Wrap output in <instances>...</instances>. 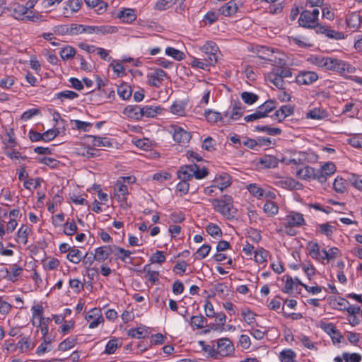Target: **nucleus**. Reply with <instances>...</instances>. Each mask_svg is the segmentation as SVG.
Returning <instances> with one entry per match:
<instances>
[{"instance_id":"1","label":"nucleus","mask_w":362,"mask_h":362,"mask_svg":"<svg viewBox=\"0 0 362 362\" xmlns=\"http://www.w3.org/2000/svg\"><path fill=\"white\" fill-rule=\"evenodd\" d=\"M214 209L226 216L228 219L235 217L237 209L233 204V198L229 195H223L221 199H214L211 201Z\"/></svg>"},{"instance_id":"2","label":"nucleus","mask_w":362,"mask_h":362,"mask_svg":"<svg viewBox=\"0 0 362 362\" xmlns=\"http://www.w3.org/2000/svg\"><path fill=\"white\" fill-rule=\"evenodd\" d=\"M325 69L336 71L341 76H345L346 74H354L356 71V68L354 66L343 60L332 57L328 58Z\"/></svg>"},{"instance_id":"3","label":"nucleus","mask_w":362,"mask_h":362,"mask_svg":"<svg viewBox=\"0 0 362 362\" xmlns=\"http://www.w3.org/2000/svg\"><path fill=\"white\" fill-rule=\"evenodd\" d=\"M320 327L331 337L334 344L341 343L344 339L342 334L333 323L321 321Z\"/></svg>"},{"instance_id":"4","label":"nucleus","mask_w":362,"mask_h":362,"mask_svg":"<svg viewBox=\"0 0 362 362\" xmlns=\"http://www.w3.org/2000/svg\"><path fill=\"white\" fill-rule=\"evenodd\" d=\"M201 50L208 55L209 64H214L217 62L216 54L218 51L217 45L212 41L206 42L201 48Z\"/></svg>"},{"instance_id":"5","label":"nucleus","mask_w":362,"mask_h":362,"mask_svg":"<svg viewBox=\"0 0 362 362\" xmlns=\"http://www.w3.org/2000/svg\"><path fill=\"white\" fill-rule=\"evenodd\" d=\"M166 73L161 69H154L148 74V83L154 87H159L161 85L163 78L166 76Z\"/></svg>"},{"instance_id":"6","label":"nucleus","mask_w":362,"mask_h":362,"mask_svg":"<svg viewBox=\"0 0 362 362\" xmlns=\"http://www.w3.org/2000/svg\"><path fill=\"white\" fill-rule=\"evenodd\" d=\"M298 23L300 26L306 28L316 29L318 25H320V24H319L318 22H316L313 18L308 10H305L300 13L298 19Z\"/></svg>"},{"instance_id":"7","label":"nucleus","mask_w":362,"mask_h":362,"mask_svg":"<svg viewBox=\"0 0 362 362\" xmlns=\"http://www.w3.org/2000/svg\"><path fill=\"white\" fill-rule=\"evenodd\" d=\"M279 69H273L272 71L264 76L265 80L271 82L279 89L285 88L284 78L279 74Z\"/></svg>"},{"instance_id":"8","label":"nucleus","mask_w":362,"mask_h":362,"mask_svg":"<svg viewBox=\"0 0 362 362\" xmlns=\"http://www.w3.org/2000/svg\"><path fill=\"white\" fill-rule=\"evenodd\" d=\"M315 32L317 34L325 35L327 37L336 40H342L345 37L344 33L332 30L329 27L322 25H318Z\"/></svg>"},{"instance_id":"9","label":"nucleus","mask_w":362,"mask_h":362,"mask_svg":"<svg viewBox=\"0 0 362 362\" xmlns=\"http://www.w3.org/2000/svg\"><path fill=\"white\" fill-rule=\"evenodd\" d=\"M318 79L314 71H301L296 77V82L299 85H310Z\"/></svg>"},{"instance_id":"10","label":"nucleus","mask_w":362,"mask_h":362,"mask_svg":"<svg viewBox=\"0 0 362 362\" xmlns=\"http://www.w3.org/2000/svg\"><path fill=\"white\" fill-rule=\"evenodd\" d=\"M285 223L288 226L300 227L305 224V219L302 214L292 211L285 218Z\"/></svg>"},{"instance_id":"11","label":"nucleus","mask_w":362,"mask_h":362,"mask_svg":"<svg viewBox=\"0 0 362 362\" xmlns=\"http://www.w3.org/2000/svg\"><path fill=\"white\" fill-rule=\"evenodd\" d=\"M6 8L15 19L20 21H22L25 14L28 12L24 5H21L17 2L11 4Z\"/></svg>"},{"instance_id":"12","label":"nucleus","mask_w":362,"mask_h":362,"mask_svg":"<svg viewBox=\"0 0 362 362\" xmlns=\"http://www.w3.org/2000/svg\"><path fill=\"white\" fill-rule=\"evenodd\" d=\"M173 129V137L175 141L185 144L190 141L192 137L190 132L185 131L180 127H175Z\"/></svg>"},{"instance_id":"13","label":"nucleus","mask_w":362,"mask_h":362,"mask_svg":"<svg viewBox=\"0 0 362 362\" xmlns=\"http://www.w3.org/2000/svg\"><path fill=\"white\" fill-rule=\"evenodd\" d=\"M217 347L218 353L221 356H227L234 350L232 342L227 338L219 339L217 342Z\"/></svg>"},{"instance_id":"14","label":"nucleus","mask_w":362,"mask_h":362,"mask_svg":"<svg viewBox=\"0 0 362 362\" xmlns=\"http://www.w3.org/2000/svg\"><path fill=\"white\" fill-rule=\"evenodd\" d=\"M245 107L239 100H235L233 103V110L230 115L228 114L226 118V124H229L232 120H237L240 119L243 115Z\"/></svg>"},{"instance_id":"15","label":"nucleus","mask_w":362,"mask_h":362,"mask_svg":"<svg viewBox=\"0 0 362 362\" xmlns=\"http://www.w3.org/2000/svg\"><path fill=\"white\" fill-rule=\"evenodd\" d=\"M90 312L93 313V314L88 313L86 316V320L90 322V324L88 326L89 328L93 329V328L97 327L99 324L103 322L104 318L102 315L99 314L100 310H98L97 308L92 309V310Z\"/></svg>"},{"instance_id":"16","label":"nucleus","mask_w":362,"mask_h":362,"mask_svg":"<svg viewBox=\"0 0 362 362\" xmlns=\"http://www.w3.org/2000/svg\"><path fill=\"white\" fill-rule=\"evenodd\" d=\"M214 182L220 192H222L224 189L229 187L232 182L230 175L226 173H223L217 175Z\"/></svg>"},{"instance_id":"17","label":"nucleus","mask_w":362,"mask_h":362,"mask_svg":"<svg viewBox=\"0 0 362 362\" xmlns=\"http://www.w3.org/2000/svg\"><path fill=\"white\" fill-rule=\"evenodd\" d=\"M204 115L209 122L215 123L221 121L223 123L226 124V118L228 116V112H224L222 115L220 112L209 110L205 111Z\"/></svg>"},{"instance_id":"18","label":"nucleus","mask_w":362,"mask_h":362,"mask_svg":"<svg viewBox=\"0 0 362 362\" xmlns=\"http://www.w3.org/2000/svg\"><path fill=\"white\" fill-rule=\"evenodd\" d=\"M196 167V164L183 165L177 171V176L180 180H186L188 182L193 177L194 172L193 171V168Z\"/></svg>"},{"instance_id":"19","label":"nucleus","mask_w":362,"mask_h":362,"mask_svg":"<svg viewBox=\"0 0 362 362\" xmlns=\"http://www.w3.org/2000/svg\"><path fill=\"white\" fill-rule=\"evenodd\" d=\"M117 17L121 19L122 22L129 23L136 20V15L134 9L126 8L119 11L117 14Z\"/></svg>"},{"instance_id":"20","label":"nucleus","mask_w":362,"mask_h":362,"mask_svg":"<svg viewBox=\"0 0 362 362\" xmlns=\"http://www.w3.org/2000/svg\"><path fill=\"white\" fill-rule=\"evenodd\" d=\"M276 102L273 100H268L259 105L256 110L259 112L262 118L267 117L269 112L276 109Z\"/></svg>"},{"instance_id":"21","label":"nucleus","mask_w":362,"mask_h":362,"mask_svg":"<svg viewBox=\"0 0 362 362\" xmlns=\"http://www.w3.org/2000/svg\"><path fill=\"white\" fill-rule=\"evenodd\" d=\"M141 107L138 105H128L124 110V114L134 119H141L142 118Z\"/></svg>"},{"instance_id":"22","label":"nucleus","mask_w":362,"mask_h":362,"mask_svg":"<svg viewBox=\"0 0 362 362\" xmlns=\"http://www.w3.org/2000/svg\"><path fill=\"white\" fill-rule=\"evenodd\" d=\"M111 253L112 247L110 246H102L96 248L95 250L96 261L104 262L109 257Z\"/></svg>"},{"instance_id":"23","label":"nucleus","mask_w":362,"mask_h":362,"mask_svg":"<svg viewBox=\"0 0 362 362\" xmlns=\"http://www.w3.org/2000/svg\"><path fill=\"white\" fill-rule=\"evenodd\" d=\"M115 196L117 198L119 202H124L126 200V196L128 194L127 185L119 181H117L115 187Z\"/></svg>"},{"instance_id":"24","label":"nucleus","mask_w":362,"mask_h":362,"mask_svg":"<svg viewBox=\"0 0 362 362\" xmlns=\"http://www.w3.org/2000/svg\"><path fill=\"white\" fill-rule=\"evenodd\" d=\"M238 11V6L235 1L231 0L222 6L219 11L225 16H229L235 13Z\"/></svg>"},{"instance_id":"25","label":"nucleus","mask_w":362,"mask_h":362,"mask_svg":"<svg viewBox=\"0 0 362 362\" xmlns=\"http://www.w3.org/2000/svg\"><path fill=\"white\" fill-rule=\"evenodd\" d=\"M42 340L43 341L40 344L36 350V354L38 355L43 354L52 350L51 342L53 340V337L52 336L43 337Z\"/></svg>"},{"instance_id":"26","label":"nucleus","mask_w":362,"mask_h":362,"mask_svg":"<svg viewBox=\"0 0 362 362\" xmlns=\"http://www.w3.org/2000/svg\"><path fill=\"white\" fill-rule=\"evenodd\" d=\"M259 163L264 168H272L277 166L279 160L274 156L265 155L259 158Z\"/></svg>"},{"instance_id":"27","label":"nucleus","mask_w":362,"mask_h":362,"mask_svg":"<svg viewBox=\"0 0 362 362\" xmlns=\"http://www.w3.org/2000/svg\"><path fill=\"white\" fill-rule=\"evenodd\" d=\"M61 32L71 35H76L81 33H83V25L71 24L70 26L64 25L62 27Z\"/></svg>"},{"instance_id":"28","label":"nucleus","mask_w":362,"mask_h":362,"mask_svg":"<svg viewBox=\"0 0 362 362\" xmlns=\"http://www.w3.org/2000/svg\"><path fill=\"white\" fill-rule=\"evenodd\" d=\"M92 138V144L94 146L98 147H106L110 148L112 147V143L111 141L107 137H100L96 136H89Z\"/></svg>"},{"instance_id":"29","label":"nucleus","mask_w":362,"mask_h":362,"mask_svg":"<svg viewBox=\"0 0 362 362\" xmlns=\"http://www.w3.org/2000/svg\"><path fill=\"white\" fill-rule=\"evenodd\" d=\"M142 117H154L160 113L161 108L158 106L146 105L141 107Z\"/></svg>"},{"instance_id":"30","label":"nucleus","mask_w":362,"mask_h":362,"mask_svg":"<svg viewBox=\"0 0 362 362\" xmlns=\"http://www.w3.org/2000/svg\"><path fill=\"white\" fill-rule=\"evenodd\" d=\"M144 272L146 273L145 278L151 282L152 284H156L159 281V272L156 271H151L150 265L146 264L144 266Z\"/></svg>"},{"instance_id":"31","label":"nucleus","mask_w":362,"mask_h":362,"mask_svg":"<svg viewBox=\"0 0 362 362\" xmlns=\"http://www.w3.org/2000/svg\"><path fill=\"white\" fill-rule=\"evenodd\" d=\"M315 168L310 166H305L297 172V175L303 180H313L315 178Z\"/></svg>"},{"instance_id":"32","label":"nucleus","mask_w":362,"mask_h":362,"mask_svg":"<svg viewBox=\"0 0 362 362\" xmlns=\"http://www.w3.org/2000/svg\"><path fill=\"white\" fill-rule=\"evenodd\" d=\"M86 5L89 7L97 8L98 13H103L107 7V4L102 0H84Z\"/></svg>"},{"instance_id":"33","label":"nucleus","mask_w":362,"mask_h":362,"mask_svg":"<svg viewBox=\"0 0 362 362\" xmlns=\"http://www.w3.org/2000/svg\"><path fill=\"white\" fill-rule=\"evenodd\" d=\"M77 154L88 158H95L99 156V151L97 149L90 147H83L77 149Z\"/></svg>"},{"instance_id":"34","label":"nucleus","mask_w":362,"mask_h":362,"mask_svg":"<svg viewBox=\"0 0 362 362\" xmlns=\"http://www.w3.org/2000/svg\"><path fill=\"white\" fill-rule=\"evenodd\" d=\"M132 93V90L130 86L124 83L117 87V94L123 100H128Z\"/></svg>"},{"instance_id":"35","label":"nucleus","mask_w":362,"mask_h":362,"mask_svg":"<svg viewBox=\"0 0 362 362\" xmlns=\"http://www.w3.org/2000/svg\"><path fill=\"white\" fill-rule=\"evenodd\" d=\"M322 252L323 255L321 256V259L322 260L326 259L327 261L335 259L340 254L339 250L336 247H331L327 251L326 250H322Z\"/></svg>"},{"instance_id":"36","label":"nucleus","mask_w":362,"mask_h":362,"mask_svg":"<svg viewBox=\"0 0 362 362\" xmlns=\"http://www.w3.org/2000/svg\"><path fill=\"white\" fill-rule=\"evenodd\" d=\"M66 258L74 264H78L82 259V253L78 249L74 247L67 254Z\"/></svg>"},{"instance_id":"37","label":"nucleus","mask_w":362,"mask_h":362,"mask_svg":"<svg viewBox=\"0 0 362 362\" xmlns=\"http://www.w3.org/2000/svg\"><path fill=\"white\" fill-rule=\"evenodd\" d=\"M31 231L30 228L26 226L23 225L17 232V238L23 244L26 245L28 243V235Z\"/></svg>"},{"instance_id":"38","label":"nucleus","mask_w":362,"mask_h":362,"mask_svg":"<svg viewBox=\"0 0 362 362\" xmlns=\"http://www.w3.org/2000/svg\"><path fill=\"white\" fill-rule=\"evenodd\" d=\"M296 353L291 349H284L279 354V359L281 362H294Z\"/></svg>"},{"instance_id":"39","label":"nucleus","mask_w":362,"mask_h":362,"mask_svg":"<svg viewBox=\"0 0 362 362\" xmlns=\"http://www.w3.org/2000/svg\"><path fill=\"white\" fill-rule=\"evenodd\" d=\"M207 320L203 315H194L191 317L190 324L196 329L205 327Z\"/></svg>"},{"instance_id":"40","label":"nucleus","mask_w":362,"mask_h":362,"mask_svg":"<svg viewBox=\"0 0 362 362\" xmlns=\"http://www.w3.org/2000/svg\"><path fill=\"white\" fill-rule=\"evenodd\" d=\"M309 255L313 259L319 260L321 259L320 246L317 243L310 242L308 243Z\"/></svg>"},{"instance_id":"41","label":"nucleus","mask_w":362,"mask_h":362,"mask_svg":"<svg viewBox=\"0 0 362 362\" xmlns=\"http://www.w3.org/2000/svg\"><path fill=\"white\" fill-rule=\"evenodd\" d=\"M347 182L341 177H337L333 183L334 189L339 193H344L346 190Z\"/></svg>"},{"instance_id":"42","label":"nucleus","mask_w":362,"mask_h":362,"mask_svg":"<svg viewBox=\"0 0 362 362\" xmlns=\"http://www.w3.org/2000/svg\"><path fill=\"white\" fill-rule=\"evenodd\" d=\"M241 98L245 104L252 105L258 100L259 96L255 93L245 91L241 93Z\"/></svg>"},{"instance_id":"43","label":"nucleus","mask_w":362,"mask_h":362,"mask_svg":"<svg viewBox=\"0 0 362 362\" xmlns=\"http://www.w3.org/2000/svg\"><path fill=\"white\" fill-rule=\"evenodd\" d=\"M121 346V344H119L118 339H110L106 344L105 354H112L116 350Z\"/></svg>"},{"instance_id":"44","label":"nucleus","mask_w":362,"mask_h":362,"mask_svg":"<svg viewBox=\"0 0 362 362\" xmlns=\"http://www.w3.org/2000/svg\"><path fill=\"white\" fill-rule=\"evenodd\" d=\"M255 129L258 132H267L269 135L276 136L281 133V129L279 128L270 127L268 125L256 126Z\"/></svg>"},{"instance_id":"45","label":"nucleus","mask_w":362,"mask_h":362,"mask_svg":"<svg viewBox=\"0 0 362 362\" xmlns=\"http://www.w3.org/2000/svg\"><path fill=\"white\" fill-rule=\"evenodd\" d=\"M76 342V338H67L62 341L58 346V349L62 351H67L73 348Z\"/></svg>"},{"instance_id":"46","label":"nucleus","mask_w":362,"mask_h":362,"mask_svg":"<svg viewBox=\"0 0 362 362\" xmlns=\"http://www.w3.org/2000/svg\"><path fill=\"white\" fill-rule=\"evenodd\" d=\"M211 250V246L209 245L204 244L200 247L197 252L194 253L195 259H202L205 258Z\"/></svg>"},{"instance_id":"47","label":"nucleus","mask_w":362,"mask_h":362,"mask_svg":"<svg viewBox=\"0 0 362 362\" xmlns=\"http://www.w3.org/2000/svg\"><path fill=\"white\" fill-rule=\"evenodd\" d=\"M165 54L177 61H180L185 57V54L182 52L170 47L165 49Z\"/></svg>"},{"instance_id":"48","label":"nucleus","mask_w":362,"mask_h":362,"mask_svg":"<svg viewBox=\"0 0 362 362\" xmlns=\"http://www.w3.org/2000/svg\"><path fill=\"white\" fill-rule=\"evenodd\" d=\"M117 252H119L121 256H119V259L125 263H132V257H130L132 252L129 250H124L122 247L115 246Z\"/></svg>"},{"instance_id":"49","label":"nucleus","mask_w":362,"mask_h":362,"mask_svg":"<svg viewBox=\"0 0 362 362\" xmlns=\"http://www.w3.org/2000/svg\"><path fill=\"white\" fill-rule=\"evenodd\" d=\"M117 31V28L110 25L95 26V33L98 35H105L108 33H115Z\"/></svg>"},{"instance_id":"50","label":"nucleus","mask_w":362,"mask_h":362,"mask_svg":"<svg viewBox=\"0 0 362 362\" xmlns=\"http://www.w3.org/2000/svg\"><path fill=\"white\" fill-rule=\"evenodd\" d=\"M263 210L265 213L274 216L278 213L279 208L274 202L267 201L263 206Z\"/></svg>"},{"instance_id":"51","label":"nucleus","mask_w":362,"mask_h":362,"mask_svg":"<svg viewBox=\"0 0 362 362\" xmlns=\"http://www.w3.org/2000/svg\"><path fill=\"white\" fill-rule=\"evenodd\" d=\"M59 54L62 59H70L76 54V50L73 47L67 46L62 49Z\"/></svg>"},{"instance_id":"52","label":"nucleus","mask_w":362,"mask_h":362,"mask_svg":"<svg viewBox=\"0 0 362 362\" xmlns=\"http://www.w3.org/2000/svg\"><path fill=\"white\" fill-rule=\"evenodd\" d=\"M206 232L214 238H219L222 235L221 229L216 224L210 223L206 228Z\"/></svg>"},{"instance_id":"53","label":"nucleus","mask_w":362,"mask_h":362,"mask_svg":"<svg viewBox=\"0 0 362 362\" xmlns=\"http://www.w3.org/2000/svg\"><path fill=\"white\" fill-rule=\"evenodd\" d=\"M241 315L244 321L248 325H252L255 322V316L256 314L252 312L249 308L243 309L242 310Z\"/></svg>"},{"instance_id":"54","label":"nucleus","mask_w":362,"mask_h":362,"mask_svg":"<svg viewBox=\"0 0 362 362\" xmlns=\"http://www.w3.org/2000/svg\"><path fill=\"white\" fill-rule=\"evenodd\" d=\"M284 278H286V283L282 288V291L286 293H292L295 286V281L289 275L284 276Z\"/></svg>"},{"instance_id":"55","label":"nucleus","mask_w":362,"mask_h":362,"mask_svg":"<svg viewBox=\"0 0 362 362\" xmlns=\"http://www.w3.org/2000/svg\"><path fill=\"white\" fill-rule=\"evenodd\" d=\"M306 117L312 119H321L325 117V112L320 109L315 108L307 112Z\"/></svg>"},{"instance_id":"56","label":"nucleus","mask_w":362,"mask_h":362,"mask_svg":"<svg viewBox=\"0 0 362 362\" xmlns=\"http://www.w3.org/2000/svg\"><path fill=\"white\" fill-rule=\"evenodd\" d=\"M342 356L345 362H361L362 360L361 356L358 353L344 352Z\"/></svg>"},{"instance_id":"57","label":"nucleus","mask_w":362,"mask_h":362,"mask_svg":"<svg viewBox=\"0 0 362 362\" xmlns=\"http://www.w3.org/2000/svg\"><path fill=\"white\" fill-rule=\"evenodd\" d=\"M42 15L39 14L38 13L34 12L32 10H28V12L25 14V16L22 21L37 22L42 21Z\"/></svg>"},{"instance_id":"58","label":"nucleus","mask_w":362,"mask_h":362,"mask_svg":"<svg viewBox=\"0 0 362 362\" xmlns=\"http://www.w3.org/2000/svg\"><path fill=\"white\" fill-rule=\"evenodd\" d=\"M23 268L17 264H13L11 266V271L8 274V279L14 282L17 277L21 274Z\"/></svg>"},{"instance_id":"59","label":"nucleus","mask_w":362,"mask_h":362,"mask_svg":"<svg viewBox=\"0 0 362 362\" xmlns=\"http://www.w3.org/2000/svg\"><path fill=\"white\" fill-rule=\"evenodd\" d=\"M328 58L325 57H313L310 59V61L312 64L325 69Z\"/></svg>"},{"instance_id":"60","label":"nucleus","mask_w":362,"mask_h":362,"mask_svg":"<svg viewBox=\"0 0 362 362\" xmlns=\"http://www.w3.org/2000/svg\"><path fill=\"white\" fill-rule=\"evenodd\" d=\"M20 351L24 353L27 351L30 347V341L29 337H23L17 344Z\"/></svg>"},{"instance_id":"61","label":"nucleus","mask_w":362,"mask_h":362,"mask_svg":"<svg viewBox=\"0 0 362 362\" xmlns=\"http://www.w3.org/2000/svg\"><path fill=\"white\" fill-rule=\"evenodd\" d=\"M77 226L74 221L66 222L64 226V233L69 236L73 235L77 231Z\"/></svg>"},{"instance_id":"62","label":"nucleus","mask_w":362,"mask_h":362,"mask_svg":"<svg viewBox=\"0 0 362 362\" xmlns=\"http://www.w3.org/2000/svg\"><path fill=\"white\" fill-rule=\"evenodd\" d=\"M146 334V331L143 328L131 329L128 331V335L133 338H144Z\"/></svg>"},{"instance_id":"63","label":"nucleus","mask_w":362,"mask_h":362,"mask_svg":"<svg viewBox=\"0 0 362 362\" xmlns=\"http://www.w3.org/2000/svg\"><path fill=\"white\" fill-rule=\"evenodd\" d=\"M58 99H69L73 100L78 96V93L72 90H64L58 93L56 95Z\"/></svg>"},{"instance_id":"64","label":"nucleus","mask_w":362,"mask_h":362,"mask_svg":"<svg viewBox=\"0 0 362 362\" xmlns=\"http://www.w3.org/2000/svg\"><path fill=\"white\" fill-rule=\"evenodd\" d=\"M247 189L253 196L259 198L264 194V189L257 186L255 184H250L247 186Z\"/></svg>"}]
</instances>
